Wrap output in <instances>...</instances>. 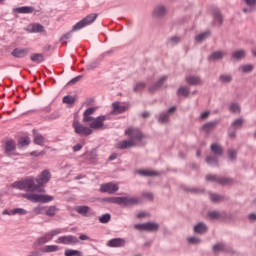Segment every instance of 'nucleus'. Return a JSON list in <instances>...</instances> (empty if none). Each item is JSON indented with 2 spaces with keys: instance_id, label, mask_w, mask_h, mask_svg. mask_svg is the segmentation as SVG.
Returning a JSON list of instances; mask_svg holds the SVG:
<instances>
[{
  "instance_id": "nucleus-37",
  "label": "nucleus",
  "mask_w": 256,
  "mask_h": 256,
  "mask_svg": "<svg viewBox=\"0 0 256 256\" xmlns=\"http://www.w3.org/2000/svg\"><path fill=\"white\" fill-rule=\"evenodd\" d=\"M178 97H189V87L182 86L177 90Z\"/></svg>"
},
{
  "instance_id": "nucleus-32",
  "label": "nucleus",
  "mask_w": 256,
  "mask_h": 256,
  "mask_svg": "<svg viewBox=\"0 0 256 256\" xmlns=\"http://www.w3.org/2000/svg\"><path fill=\"white\" fill-rule=\"evenodd\" d=\"M206 163L210 167H219V159L216 156H207Z\"/></svg>"
},
{
  "instance_id": "nucleus-64",
  "label": "nucleus",
  "mask_w": 256,
  "mask_h": 256,
  "mask_svg": "<svg viewBox=\"0 0 256 256\" xmlns=\"http://www.w3.org/2000/svg\"><path fill=\"white\" fill-rule=\"evenodd\" d=\"M73 151L74 153H77V151H81V149H83V144H76L73 146Z\"/></svg>"
},
{
  "instance_id": "nucleus-4",
  "label": "nucleus",
  "mask_w": 256,
  "mask_h": 256,
  "mask_svg": "<svg viewBox=\"0 0 256 256\" xmlns=\"http://www.w3.org/2000/svg\"><path fill=\"white\" fill-rule=\"evenodd\" d=\"M24 199H27L28 201H31L32 203H51L55 198L51 195H45V194H31V193H25L22 195Z\"/></svg>"
},
{
  "instance_id": "nucleus-12",
  "label": "nucleus",
  "mask_w": 256,
  "mask_h": 256,
  "mask_svg": "<svg viewBox=\"0 0 256 256\" xmlns=\"http://www.w3.org/2000/svg\"><path fill=\"white\" fill-rule=\"evenodd\" d=\"M106 203H113L114 205H123L124 207L129 205L128 197L112 196L104 199Z\"/></svg>"
},
{
  "instance_id": "nucleus-18",
  "label": "nucleus",
  "mask_w": 256,
  "mask_h": 256,
  "mask_svg": "<svg viewBox=\"0 0 256 256\" xmlns=\"http://www.w3.org/2000/svg\"><path fill=\"white\" fill-rule=\"evenodd\" d=\"M11 55L17 59H23V57H27V55H29V48H15Z\"/></svg>"
},
{
  "instance_id": "nucleus-42",
  "label": "nucleus",
  "mask_w": 256,
  "mask_h": 256,
  "mask_svg": "<svg viewBox=\"0 0 256 256\" xmlns=\"http://www.w3.org/2000/svg\"><path fill=\"white\" fill-rule=\"evenodd\" d=\"M65 256H83V253L79 250L66 249L64 252Z\"/></svg>"
},
{
  "instance_id": "nucleus-38",
  "label": "nucleus",
  "mask_w": 256,
  "mask_h": 256,
  "mask_svg": "<svg viewBox=\"0 0 256 256\" xmlns=\"http://www.w3.org/2000/svg\"><path fill=\"white\" fill-rule=\"evenodd\" d=\"M246 53L245 50H236L232 53V59H236L237 61L244 59Z\"/></svg>"
},
{
  "instance_id": "nucleus-46",
  "label": "nucleus",
  "mask_w": 256,
  "mask_h": 256,
  "mask_svg": "<svg viewBox=\"0 0 256 256\" xmlns=\"http://www.w3.org/2000/svg\"><path fill=\"white\" fill-rule=\"evenodd\" d=\"M29 143H31V139L29 137H25L18 142V148L23 149V147H28Z\"/></svg>"
},
{
  "instance_id": "nucleus-31",
  "label": "nucleus",
  "mask_w": 256,
  "mask_h": 256,
  "mask_svg": "<svg viewBox=\"0 0 256 256\" xmlns=\"http://www.w3.org/2000/svg\"><path fill=\"white\" fill-rule=\"evenodd\" d=\"M210 149H211L212 153H214V155H218V157H221V155H223V148L221 147V145H219L217 143H213L210 146Z\"/></svg>"
},
{
  "instance_id": "nucleus-13",
  "label": "nucleus",
  "mask_w": 256,
  "mask_h": 256,
  "mask_svg": "<svg viewBox=\"0 0 256 256\" xmlns=\"http://www.w3.org/2000/svg\"><path fill=\"white\" fill-rule=\"evenodd\" d=\"M101 193H109V195H113L114 193H117L119 191V185L109 182L106 184H102L100 187Z\"/></svg>"
},
{
  "instance_id": "nucleus-52",
  "label": "nucleus",
  "mask_w": 256,
  "mask_h": 256,
  "mask_svg": "<svg viewBox=\"0 0 256 256\" xmlns=\"http://www.w3.org/2000/svg\"><path fill=\"white\" fill-rule=\"evenodd\" d=\"M62 101L66 103V105H73V103H75V97L67 95L63 97Z\"/></svg>"
},
{
  "instance_id": "nucleus-50",
  "label": "nucleus",
  "mask_w": 256,
  "mask_h": 256,
  "mask_svg": "<svg viewBox=\"0 0 256 256\" xmlns=\"http://www.w3.org/2000/svg\"><path fill=\"white\" fill-rule=\"evenodd\" d=\"M111 221V214L106 213L99 217V223H109Z\"/></svg>"
},
{
  "instance_id": "nucleus-36",
  "label": "nucleus",
  "mask_w": 256,
  "mask_h": 256,
  "mask_svg": "<svg viewBox=\"0 0 256 256\" xmlns=\"http://www.w3.org/2000/svg\"><path fill=\"white\" fill-rule=\"evenodd\" d=\"M90 210L91 208H89V206H77L75 208V211H77L79 215H83V217H87Z\"/></svg>"
},
{
  "instance_id": "nucleus-48",
  "label": "nucleus",
  "mask_w": 256,
  "mask_h": 256,
  "mask_svg": "<svg viewBox=\"0 0 256 256\" xmlns=\"http://www.w3.org/2000/svg\"><path fill=\"white\" fill-rule=\"evenodd\" d=\"M143 203L142 197H129V205H141Z\"/></svg>"
},
{
  "instance_id": "nucleus-24",
  "label": "nucleus",
  "mask_w": 256,
  "mask_h": 256,
  "mask_svg": "<svg viewBox=\"0 0 256 256\" xmlns=\"http://www.w3.org/2000/svg\"><path fill=\"white\" fill-rule=\"evenodd\" d=\"M5 152L8 155H15V142L13 140H8L5 143Z\"/></svg>"
},
{
  "instance_id": "nucleus-35",
  "label": "nucleus",
  "mask_w": 256,
  "mask_h": 256,
  "mask_svg": "<svg viewBox=\"0 0 256 256\" xmlns=\"http://www.w3.org/2000/svg\"><path fill=\"white\" fill-rule=\"evenodd\" d=\"M57 211H59L57 209L56 206H49L46 207V209L44 210V215H47V217H55V215L57 214Z\"/></svg>"
},
{
  "instance_id": "nucleus-28",
  "label": "nucleus",
  "mask_w": 256,
  "mask_h": 256,
  "mask_svg": "<svg viewBox=\"0 0 256 256\" xmlns=\"http://www.w3.org/2000/svg\"><path fill=\"white\" fill-rule=\"evenodd\" d=\"M223 57H225V52L216 51L208 56V61H220V59H222Z\"/></svg>"
},
{
  "instance_id": "nucleus-47",
  "label": "nucleus",
  "mask_w": 256,
  "mask_h": 256,
  "mask_svg": "<svg viewBox=\"0 0 256 256\" xmlns=\"http://www.w3.org/2000/svg\"><path fill=\"white\" fill-rule=\"evenodd\" d=\"M253 69V64H245L239 67V71H242V73H251Z\"/></svg>"
},
{
  "instance_id": "nucleus-43",
  "label": "nucleus",
  "mask_w": 256,
  "mask_h": 256,
  "mask_svg": "<svg viewBox=\"0 0 256 256\" xmlns=\"http://www.w3.org/2000/svg\"><path fill=\"white\" fill-rule=\"evenodd\" d=\"M158 121L160 123H169V113L168 112H161L158 116Z\"/></svg>"
},
{
  "instance_id": "nucleus-6",
  "label": "nucleus",
  "mask_w": 256,
  "mask_h": 256,
  "mask_svg": "<svg viewBox=\"0 0 256 256\" xmlns=\"http://www.w3.org/2000/svg\"><path fill=\"white\" fill-rule=\"evenodd\" d=\"M159 227V223L153 221L134 225V229L137 231H146L148 233H156V231H159Z\"/></svg>"
},
{
  "instance_id": "nucleus-16",
  "label": "nucleus",
  "mask_w": 256,
  "mask_h": 256,
  "mask_svg": "<svg viewBox=\"0 0 256 256\" xmlns=\"http://www.w3.org/2000/svg\"><path fill=\"white\" fill-rule=\"evenodd\" d=\"M95 111H97V107H89L88 109H86L83 113V123H91V121H93V113H95Z\"/></svg>"
},
{
  "instance_id": "nucleus-10",
  "label": "nucleus",
  "mask_w": 256,
  "mask_h": 256,
  "mask_svg": "<svg viewBox=\"0 0 256 256\" xmlns=\"http://www.w3.org/2000/svg\"><path fill=\"white\" fill-rule=\"evenodd\" d=\"M55 243L60 245H77L79 238L74 235L60 236L55 240Z\"/></svg>"
},
{
  "instance_id": "nucleus-5",
  "label": "nucleus",
  "mask_w": 256,
  "mask_h": 256,
  "mask_svg": "<svg viewBox=\"0 0 256 256\" xmlns=\"http://www.w3.org/2000/svg\"><path fill=\"white\" fill-rule=\"evenodd\" d=\"M72 127L74 129V133L79 135L80 137H89V135H93V130L79 122V120L74 119L72 123Z\"/></svg>"
},
{
  "instance_id": "nucleus-53",
  "label": "nucleus",
  "mask_w": 256,
  "mask_h": 256,
  "mask_svg": "<svg viewBox=\"0 0 256 256\" xmlns=\"http://www.w3.org/2000/svg\"><path fill=\"white\" fill-rule=\"evenodd\" d=\"M33 33H43L45 31V28L41 24H34L32 26Z\"/></svg>"
},
{
  "instance_id": "nucleus-27",
  "label": "nucleus",
  "mask_w": 256,
  "mask_h": 256,
  "mask_svg": "<svg viewBox=\"0 0 256 256\" xmlns=\"http://www.w3.org/2000/svg\"><path fill=\"white\" fill-rule=\"evenodd\" d=\"M186 82L188 85H202L203 81L199 76H187Z\"/></svg>"
},
{
  "instance_id": "nucleus-59",
  "label": "nucleus",
  "mask_w": 256,
  "mask_h": 256,
  "mask_svg": "<svg viewBox=\"0 0 256 256\" xmlns=\"http://www.w3.org/2000/svg\"><path fill=\"white\" fill-rule=\"evenodd\" d=\"M99 64L97 63V62H90L89 64H87V66H86V69L88 70V71H91V70H93V69H97V66H98Z\"/></svg>"
},
{
  "instance_id": "nucleus-11",
  "label": "nucleus",
  "mask_w": 256,
  "mask_h": 256,
  "mask_svg": "<svg viewBox=\"0 0 256 256\" xmlns=\"http://www.w3.org/2000/svg\"><path fill=\"white\" fill-rule=\"evenodd\" d=\"M48 181H51V172L48 169L42 171L36 178L39 187H44Z\"/></svg>"
},
{
  "instance_id": "nucleus-29",
  "label": "nucleus",
  "mask_w": 256,
  "mask_h": 256,
  "mask_svg": "<svg viewBox=\"0 0 256 256\" xmlns=\"http://www.w3.org/2000/svg\"><path fill=\"white\" fill-rule=\"evenodd\" d=\"M194 233H198L203 235V233H207V225L205 223H198L194 226Z\"/></svg>"
},
{
  "instance_id": "nucleus-23",
  "label": "nucleus",
  "mask_w": 256,
  "mask_h": 256,
  "mask_svg": "<svg viewBox=\"0 0 256 256\" xmlns=\"http://www.w3.org/2000/svg\"><path fill=\"white\" fill-rule=\"evenodd\" d=\"M217 125H219V120L207 122L202 126V131H204L205 133H210V131H213V129H215Z\"/></svg>"
},
{
  "instance_id": "nucleus-30",
  "label": "nucleus",
  "mask_w": 256,
  "mask_h": 256,
  "mask_svg": "<svg viewBox=\"0 0 256 256\" xmlns=\"http://www.w3.org/2000/svg\"><path fill=\"white\" fill-rule=\"evenodd\" d=\"M42 253H57L59 251V246L57 245H46L40 249Z\"/></svg>"
},
{
  "instance_id": "nucleus-21",
  "label": "nucleus",
  "mask_w": 256,
  "mask_h": 256,
  "mask_svg": "<svg viewBox=\"0 0 256 256\" xmlns=\"http://www.w3.org/2000/svg\"><path fill=\"white\" fill-rule=\"evenodd\" d=\"M35 11L33 6H22L18 8H13V13H20L22 15H29Z\"/></svg>"
},
{
  "instance_id": "nucleus-54",
  "label": "nucleus",
  "mask_w": 256,
  "mask_h": 256,
  "mask_svg": "<svg viewBox=\"0 0 256 256\" xmlns=\"http://www.w3.org/2000/svg\"><path fill=\"white\" fill-rule=\"evenodd\" d=\"M45 206H37L35 208H33V213L35 215H43V213L45 214Z\"/></svg>"
},
{
  "instance_id": "nucleus-39",
  "label": "nucleus",
  "mask_w": 256,
  "mask_h": 256,
  "mask_svg": "<svg viewBox=\"0 0 256 256\" xmlns=\"http://www.w3.org/2000/svg\"><path fill=\"white\" fill-rule=\"evenodd\" d=\"M244 120L243 118H237L231 123V127L234 130L241 129L243 127Z\"/></svg>"
},
{
  "instance_id": "nucleus-26",
  "label": "nucleus",
  "mask_w": 256,
  "mask_h": 256,
  "mask_svg": "<svg viewBox=\"0 0 256 256\" xmlns=\"http://www.w3.org/2000/svg\"><path fill=\"white\" fill-rule=\"evenodd\" d=\"M138 175H141L142 177H157L159 176V172L155 170H138Z\"/></svg>"
},
{
  "instance_id": "nucleus-17",
  "label": "nucleus",
  "mask_w": 256,
  "mask_h": 256,
  "mask_svg": "<svg viewBox=\"0 0 256 256\" xmlns=\"http://www.w3.org/2000/svg\"><path fill=\"white\" fill-rule=\"evenodd\" d=\"M167 13V8L163 5L156 6L152 11V16L156 19H162L164 15Z\"/></svg>"
},
{
  "instance_id": "nucleus-58",
  "label": "nucleus",
  "mask_w": 256,
  "mask_h": 256,
  "mask_svg": "<svg viewBox=\"0 0 256 256\" xmlns=\"http://www.w3.org/2000/svg\"><path fill=\"white\" fill-rule=\"evenodd\" d=\"M142 197L144 199H147V201H153V199H155L153 192H144V193H142Z\"/></svg>"
},
{
  "instance_id": "nucleus-62",
  "label": "nucleus",
  "mask_w": 256,
  "mask_h": 256,
  "mask_svg": "<svg viewBox=\"0 0 256 256\" xmlns=\"http://www.w3.org/2000/svg\"><path fill=\"white\" fill-rule=\"evenodd\" d=\"M247 7H256V0H243Z\"/></svg>"
},
{
  "instance_id": "nucleus-44",
  "label": "nucleus",
  "mask_w": 256,
  "mask_h": 256,
  "mask_svg": "<svg viewBox=\"0 0 256 256\" xmlns=\"http://www.w3.org/2000/svg\"><path fill=\"white\" fill-rule=\"evenodd\" d=\"M116 149H128L129 148V140H123L115 144Z\"/></svg>"
},
{
  "instance_id": "nucleus-63",
  "label": "nucleus",
  "mask_w": 256,
  "mask_h": 256,
  "mask_svg": "<svg viewBox=\"0 0 256 256\" xmlns=\"http://www.w3.org/2000/svg\"><path fill=\"white\" fill-rule=\"evenodd\" d=\"M211 115V111H205L200 114V119H209V116Z\"/></svg>"
},
{
  "instance_id": "nucleus-40",
  "label": "nucleus",
  "mask_w": 256,
  "mask_h": 256,
  "mask_svg": "<svg viewBox=\"0 0 256 256\" xmlns=\"http://www.w3.org/2000/svg\"><path fill=\"white\" fill-rule=\"evenodd\" d=\"M30 59L34 63H43V61H45V57L43 56V54L39 53L32 54Z\"/></svg>"
},
{
  "instance_id": "nucleus-25",
  "label": "nucleus",
  "mask_w": 256,
  "mask_h": 256,
  "mask_svg": "<svg viewBox=\"0 0 256 256\" xmlns=\"http://www.w3.org/2000/svg\"><path fill=\"white\" fill-rule=\"evenodd\" d=\"M208 37H211V30H206L195 37L196 43H203Z\"/></svg>"
},
{
  "instance_id": "nucleus-60",
  "label": "nucleus",
  "mask_w": 256,
  "mask_h": 256,
  "mask_svg": "<svg viewBox=\"0 0 256 256\" xmlns=\"http://www.w3.org/2000/svg\"><path fill=\"white\" fill-rule=\"evenodd\" d=\"M81 79H83V76H76L75 78L71 79L68 82V85H75V83H77L78 81H81Z\"/></svg>"
},
{
  "instance_id": "nucleus-15",
  "label": "nucleus",
  "mask_w": 256,
  "mask_h": 256,
  "mask_svg": "<svg viewBox=\"0 0 256 256\" xmlns=\"http://www.w3.org/2000/svg\"><path fill=\"white\" fill-rule=\"evenodd\" d=\"M127 245V240L123 238H113L107 242V247H125Z\"/></svg>"
},
{
  "instance_id": "nucleus-14",
  "label": "nucleus",
  "mask_w": 256,
  "mask_h": 256,
  "mask_svg": "<svg viewBox=\"0 0 256 256\" xmlns=\"http://www.w3.org/2000/svg\"><path fill=\"white\" fill-rule=\"evenodd\" d=\"M213 251H214L215 254H217L219 252L233 253V249H231V247L227 246V244H225L223 242L216 243L213 246Z\"/></svg>"
},
{
  "instance_id": "nucleus-41",
  "label": "nucleus",
  "mask_w": 256,
  "mask_h": 256,
  "mask_svg": "<svg viewBox=\"0 0 256 256\" xmlns=\"http://www.w3.org/2000/svg\"><path fill=\"white\" fill-rule=\"evenodd\" d=\"M145 87H147V84H145V82H138L134 86L133 91H135V93H141L145 90Z\"/></svg>"
},
{
  "instance_id": "nucleus-8",
  "label": "nucleus",
  "mask_w": 256,
  "mask_h": 256,
  "mask_svg": "<svg viewBox=\"0 0 256 256\" xmlns=\"http://www.w3.org/2000/svg\"><path fill=\"white\" fill-rule=\"evenodd\" d=\"M106 120H107V116H105V115H101L96 118H93V120H91L89 127L92 131H93V129L96 131L103 130V129H105V121Z\"/></svg>"
},
{
  "instance_id": "nucleus-55",
  "label": "nucleus",
  "mask_w": 256,
  "mask_h": 256,
  "mask_svg": "<svg viewBox=\"0 0 256 256\" xmlns=\"http://www.w3.org/2000/svg\"><path fill=\"white\" fill-rule=\"evenodd\" d=\"M228 157L230 161H235V159H237V150L228 149Z\"/></svg>"
},
{
  "instance_id": "nucleus-34",
  "label": "nucleus",
  "mask_w": 256,
  "mask_h": 256,
  "mask_svg": "<svg viewBox=\"0 0 256 256\" xmlns=\"http://www.w3.org/2000/svg\"><path fill=\"white\" fill-rule=\"evenodd\" d=\"M212 15L215 23H218V25H223V16L221 15V11H219V9L214 10Z\"/></svg>"
},
{
  "instance_id": "nucleus-3",
  "label": "nucleus",
  "mask_w": 256,
  "mask_h": 256,
  "mask_svg": "<svg viewBox=\"0 0 256 256\" xmlns=\"http://www.w3.org/2000/svg\"><path fill=\"white\" fill-rule=\"evenodd\" d=\"M61 233H67V229L65 228H56L49 232H46L43 236L39 237L35 241V245H45V243H49V241H53V237H57V235H61Z\"/></svg>"
},
{
  "instance_id": "nucleus-22",
  "label": "nucleus",
  "mask_w": 256,
  "mask_h": 256,
  "mask_svg": "<svg viewBox=\"0 0 256 256\" xmlns=\"http://www.w3.org/2000/svg\"><path fill=\"white\" fill-rule=\"evenodd\" d=\"M2 215H27V210L23 208H14L12 210H3Z\"/></svg>"
},
{
  "instance_id": "nucleus-45",
  "label": "nucleus",
  "mask_w": 256,
  "mask_h": 256,
  "mask_svg": "<svg viewBox=\"0 0 256 256\" xmlns=\"http://www.w3.org/2000/svg\"><path fill=\"white\" fill-rule=\"evenodd\" d=\"M210 200L212 203H219L224 200L223 196L217 194V193H211L210 194Z\"/></svg>"
},
{
  "instance_id": "nucleus-56",
  "label": "nucleus",
  "mask_w": 256,
  "mask_h": 256,
  "mask_svg": "<svg viewBox=\"0 0 256 256\" xmlns=\"http://www.w3.org/2000/svg\"><path fill=\"white\" fill-rule=\"evenodd\" d=\"M230 111L231 113H241V106H239L237 103H232L230 105Z\"/></svg>"
},
{
  "instance_id": "nucleus-7",
  "label": "nucleus",
  "mask_w": 256,
  "mask_h": 256,
  "mask_svg": "<svg viewBox=\"0 0 256 256\" xmlns=\"http://www.w3.org/2000/svg\"><path fill=\"white\" fill-rule=\"evenodd\" d=\"M98 15L95 13L89 14L84 19L80 20L78 23H76L72 31H80V29H83L84 27H87V25H92V23H95L97 20Z\"/></svg>"
},
{
  "instance_id": "nucleus-1",
  "label": "nucleus",
  "mask_w": 256,
  "mask_h": 256,
  "mask_svg": "<svg viewBox=\"0 0 256 256\" xmlns=\"http://www.w3.org/2000/svg\"><path fill=\"white\" fill-rule=\"evenodd\" d=\"M12 187L20 191H27L28 193H45V188L40 187L36 179L31 176L21 181L14 182Z\"/></svg>"
},
{
  "instance_id": "nucleus-49",
  "label": "nucleus",
  "mask_w": 256,
  "mask_h": 256,
  "mask_svg": "<svg viewBox=\"0 0 256 256\" xmlns=\"http://www.w3.org/2000/svg\"><path fill=\"white\" fill-rule=\"evenodd\" d=\"M208 217L209 219H212V220L221 219V213L217 210L209 211Z\"/></svg>"
},
{
  "instance_id": "nucleus-33",
  "label": "nucleus",
  "mask_w": 256,
  "mask_h": 256,
  "mask_svg": "<svg viewBox=\"0 0 256 256\" xmlns=\"http://www.w3.org/2000/svg\"><path fill=\"white\" fill-rule=\"evenodd\" d=\"M34 143H35V145H40L41 147H43V145H45V143H47V138L41 134H36L34 136Z\"/></svg>"
},
{
  "instance_id": "nucleus-2",
  "label": "nucleus",
  "mask_w": 256,
  "mask_h": 256,
  "mask_svg": "<svg viewBox=\"0 0 256 256\" xmlns=\"http://www.w3.org/2000/svg\"><path fill=\"white\" fill-rule=\"evenodd\" d=\"M145 135L139 128H129V147H143Z\"/></svg>"
},
{
  "instance_id": "nucleus-19",
  "label": "nucleus",
  "mask_w": 256,
  "mask_h": 256,
  "mask_svg": "<svg viewBox=\"0 0 256 256\" xmlns=\"http://www.w3.org/2000/svg\"><path fill=\"white\" fill-rule=\"evenodd\" d=\"M165 81H167V76H162L156 83L152 84L148 88L149 93H155V91H159V89L163 87Z\"/></svg>"
},
{
  "instance_id": "nucleus-9",
  "label": "nucleus",
  "mask_w": 256,
  "mask_h": 256,
  "mask_svg": "<svg viewBox=\"0 0 256 256\" xmlns=\"http://www.w3.org/2000/svg\"><path fill=\"white\" fill-rule=\"evenodd\" d=\"M206 181H210L211 183H218V185H231L233 183V179L229 177H218L217 175H206Z\"/></svg>"
},
{
  "instance_id": "nucleus-61",
  "label": "nucleus",
  "mask_w": 256,
  "mask_h": 256,
  "mask_svg": "<svg viewBox=\"0 0 256 256\" xmlns=\"http://www.w3.org/2000/svg\"><path fill=\"white\" fill-rule=\"evenodd\" d=\"M72 32H73V31L68 32L67 34H65V35H63V36L61 37L62 43H67L68 39H71V33H72Z\"/></svg>"
},
{
  "instance_id": "nucleus-20",
  "label": "nucleus",
  "mask_w": 256,
  "mask_h": 256,
  "mask_svg": "<svg viewBox=\"0 0 256 256\" xmlns=\"http://www.w3.org/2000/svg\"><path fill=\"white\" fill-rule=\"evenodd\" d=\"M127 111V107L120 105L119 102L112 103L111 115H121V113H125Z\"/></svg>"
},
{
  "instance_id": "nucleus-57",
  "label": "nucleus",
  "mask_w": 256,
  "mask_h": 256,
  "mask_svg": "<svg viewBox=\"0 0 256 256\" xmlns=\"http://www.w3.org/2000/svg\"><path fill=\"white\" fill-rule=\"evenodd\" d=\"M187 241L188 243H190V245H199V243H201V240L199 239V237H195V236L189 237Z\"/></svg>"
},
{
  "instance_id": "nucleus-51",
  "label": "nucleus",
  "mask_w": 256,
  "mask_h": 256,
  "mask_svg": "<svg viewBox=\"0 0 256 256\" xmlns=\"http://www.w3.org/2000/svg\"><path fill=\"white\" fill-rule=\"evenodd\" d=\"M232 79L233 78L229 74H222L219 77V80L221 81V83H231Z\"/></svg>"
}]
</instances>
